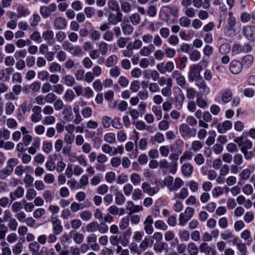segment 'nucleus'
Listing matches in <instances>:
<instances>
[{"mask_svg": "<svg viewBox=\"0 0 255 255\" xmlns=\"http://www.w3.org/2000/svg\"><path fill=\"white\" fill-rule=\"evenodd\" d=\"M97 226L98 222L97 221L92 222L86 226V229L88 233H93L97 230Z\"/></svg>", "mask_w": 255, "mask_h": 255, "instance_id": "680f3d73", "label": "nucleus"}, {"mask_svg": "<svg viewBox=\"0 0 255 255\" xmlns=\"http://www.w3.org/2000/svg\"><path fill=\"white\" fill-rule=\"evenodd\" d=\"M179 154L177 153H172L169 156V158L172 160L170 164V169L169 170V172L173 174H174L177 170V161L179 158Z\"/></svg>", "mask_w": 255, "mask_h": 255, "instance_id": "4468645a", "label": "nucleus"}, {"mask_svg": "<svg viewBox=\"0 0 255 255\" xmlns=\"http://www.w3.org/2000/svg\"><path fill=\"white\" fill-rule=\"evenodd\" d=\"M141 188L144 193L147 194L150 196H153L159 191L158 187H151L150 184L146 182L142 183Z\"/></svg>", "mask_w": 255, "mask_h": 255, "instance_id": "9d476101", "label": "nucleus"}, {"mask_svg": "<svg viewBox=\"0 0 255 255\" xmlns=\"http://www.w3.org/2000/svg\"><path fill=\"white\" fill-rule=\"evenodd\" d=\"M42 37L47 43L50 45V41L53 39L54 32L51 29H47L42 33Z\"/></svg>", "mask_w": 255, "mask_h": 255, "instance_id": "473e14b6", "label": "nucleus"}, {"mask_svg": "<svg viewBox=\"0 0 255 255\" xmlns=\"http://www.w3.org/2000/svg\"><path fill=\"white\" fill-rule=\"evenodd\" d=\"M181 170L184 176L189 177L193 172V167L190 163H185L182 166Z\"/></svg>", "mask_w": 255, "mask_h": 255, "instance_id": "bb28decb", "label": "nucleus"}, {"mask_svg": "<svg viewBox=\"0 0 255 255\" xmlns=\"http://www.w3.org/2000/svg\"><path fill=\"white\" fill-rule=\"evenodd\" d=\"M108 7L113 11H121L120 9V5L117 0H110L108 2Z\"/></svg>", "mask_w": 255, "mask_h": 255, "instance_id": "72a5a7b5", "label": "nucleus"}, {"mask_svg": "<svg viewBox=\"0 0 255 255\" xmlns=\"http://www.w3.org/2000/svg\"><path fill=\"white\" fill-rule=\"evenodd\" d=\"M121 12L125 14L129 13L132 10V4L129 2L122 0H120Z\"/></svg>", "mask_w": 255, "mask_h": 255, "instance_id": "4be33fe9", "label": "nucleus"}, {"mask_svg": "<svg viewBox=\"0 0 255 255\" xmlns=\"http://www.w3.org/2000/svg\"><path fill=\"white\" fill-rule=\"evenodd\" d=\"M206 4L203 5V1L202 0H193V6L197 8H199L203 6L205 9H208L210 6V2L208 1H206Z\"/></svg>", "mask_w": 255, "mask_h": 255, "instance_id": "4c0bfd02", "label": "nucleus"}, {"mask_svg": "<svg viewBox=\"0 0 255 255\" xmlns=\"http://www.w3.org/2000/svg\"><path fill=\"white\" fill-rule=\"evenodd\" d=\"M90 35L91 40L95 41L100 39L101 34L99 31L92 29L90 30Z\"/></svg>", "mask_w": 255, "mask_h": 255, "instance_id": "49530a36", "label": "nucleus"}, {"mask_svg": "<svg viewBox=\"0 0 255 255\" xmlns=\"http://www.w3.org/2000/svg\"><path fill=\"white\" fill-rule=\"evenodd\" d=\"M130 179L131 182L134 186L138 185L141 181L140 175L136 173H132L130 175Z\"/></svg>", "mask_w": 255, "mask_h": 255, "instance_id": "ea45409f", "label": "nucleus"}, {"mask_svg": "<svg viewBox=\"0 0 255 255\" xmlns=\"http://www.w3.org/2000/svg\"><path fill=\"white\" fill-rule=\"evenodd\" d=\"M179 237L181 241L187 242L190 239V233L186 230H181L179 232Z\"/></svg>", "mask_w": 255, "mask_h": 255, "instance_id": "79ce46f5", "label": "nucleus"}, {"mask_svg": "<svg viewBox=\"0 0 255 255\" xmlns=\"http://www.w3.org/2000/svg\"><path fill=\"white\" fill-rule=\"evenodd\" d=\"M53 25L56 29H63L67 25L66 20L62 17H58L54 20L53 22Z\"/></svg>", "mask_w": 255, "mask_h": 255, "instance_id": "a211bd4d", "label": "nucleus"}, {"mask_svg": "<svg viewBox=\"0 0 255 255\" xmlns=\"http://www.w3.org/2000/svg\"><path fill=\"white\" fill-rule=\"evenodd\" d=\"M57 5L55 3H52L48 6H42L40 8V13L44 18H47L52 12L56 11Z\"/></svg>", "mask_w": 255, "mask_h": 255, "instance_id": "39448f33", "label": "nucleus"}, {"mask_svg": "<svg viewBox=\"0 0 255 255\" xmlns=\"http://www.w3.org/2000/svg\"><path fill=\"white\" fill-rule=\"evenodd\" d=\"M199 66L197 65H193L190 67L188 72V80L190 82H193L195 79L201 77L200 75Z\"/></svg>", "mask_w": 255, "mask_h": 255, "instance_id": "423d86ee", "label": "nucleus"}, {"mask_svg": "<svg viewBox=\"0 0 255 255\" xmlns=\"http://www.w3.org/2000/svg\"><path fill=\"white\" fill-rule=\"evenodd\" d=\"M153 220L151 216H148L144 222V230L148 235H150L153 232Z\"/></svg>", "mask_w": 255, "mask_h": 255, "instance_id": "2eb2a0df", "label": "nucleus"}, {"mask_svg": "<svg viewBox=\"0 0 255 255\" xmlns=\"http://www.w3.org/2000/svg\"><path fill=\"white\" fill-rule=\"evenodd\" d=\"M24 193V188L21 186H18L15 190L9 193L11 202L15 201L16 199L22 198L23 196Z\"/></svg>", "mask_w": 255, "mask_h": 255, "instance_id": "f8f14e48", "label": "nucleus"}, {"mask_svg": "<svg viewBox=\"0 0 255 255\" xmlns=\"http://www.w3.org/2000/svg\"><path fill=\"white\" fill-rule=\"evenodd\" d=\"M123 14L121 11L117 12L116 14L111 13L109 14L108 21L109 23L116 25L122 21Z\"/></svg>", "mask_w": 255, "mask_h": 255, "instance_id": "1a4fd4ad", "label": "nucleus"}, {"mask_svg": "<svg viewBox=\"0 0 255 255\" xmlns=\"http://www.w3.org/2000/svg\"><path fill=\"white\" fill-rule=\"evenodd\" d=\"M52 224L53 233L55 235H59L63 231L61 221L56 218H52Z\"/></svg>", "mask_w": 255, "mask_h": 255, "instance_id": "dca6fc26", "label": "nucleus"}, {"mask_svg": "<svg viewBox=\"0 0 255 255\" xmlns=\"http://www.w3.org/2000/svg\"><path fill=\"white\" fill-rule=\"evenodd\" d=\"M194 210L193 208L188 207L184 212L180 214L179 217V225L181 226H185L187 222L193 216Z\"/></svg>", "mask_w": 255, "mask_h": 255, "instance_id": "f03ea898", "label": "nucleus"}, {"mask_svg": "<svg viewBox=\"0 0 255 255\" xmlns=\"http://www.w3.org/2000/svg\"><path fill=\"white\" fill-rule=\"evenodd\" d=\"M203 146V143L199 140H195L191 144V149L195 152H197Z\"/></svg>", "mask_w": 255, "mask_h": 255, "instance_id": "5fc2aeb1", "label": "nucleus"}, {"mask_svg": "<svg viewBox=\"0 0 255 255\" xmlns=\"http://www.w3.org/2000/svg\"><path fill=\"white\" fill-rule=\"evenodd\" d=\"M227 21L228 22L226 25L225 28L226 33L229 32L232 30L236 24V19L233 16V13L232 12L229 13V17L228 18Z\"/></svg>", "mask_w": 255, "mask_h": 255, "instance_id": "5701e85b", "label": "nucleus"}, {"mask_svg": "<svg viewBox=\"0 0 255 255\" xmlns=\"http://www.w3.org/2000/svg\"><path fill=\"white\" fill-rule=\"evenodd\" d=\"M199 250L205 255H216V251L209 246L207 243H202L199 246Z\"/></svg>", "mask_w": 255, "mask_h": 255, "instance_id": "9b49d317", "label": "nucleus"}, {"mask_svg": "<svg viewBox=\"0 0 255 255\" xmlns=\"http://www.w3.org/2000/svg\"><path fill=\"white\" fill-rule=\"evenodd\" d=\"M183 142L182 140H177L175 143L171 146L172 151H175L180 154L182 152V146Z\"/></svg>", "mask_w": 255, "mask_h": 255, "instance_id": "c85d7f7f", "label": "nucleus"}, {"mask_svg": "<svg viewBox=\"0 0 255 255\" xmlns=\"http://www.w3.org/2000/svg\"><path fill=\"white\" fill-rule=\"evenodd\" d=\"M185 100V97L181 92L175 97V106L178 110L181 109Z\"/></svg>", "mask_w": 255, "mask_h": 255, "instance_id": "c756f323", "label": "nucleus"}, {"mask_svg": "<svg viewBox=\"0 0 255 255\" xmlns=\"http://www.w3.org/2000/svg\"><path fill=\"white\" fill-rule=\"evenodd\" d=\"M253 143L251 141L248 139L244 140L241 148V151L242 152L245 151L246 150L251 149Z\"/></svg>", "mask_w": 255, "mask_h": 255, "instance_id": "0e129e2a", "label": "nucleus"}, {"mask_svg": "<svg viewBox=\"0 0 255 255\" xmlns=\"http://www.w3.org/2000/svg\"><path fill=\"white\" fill-rule=\"evenodd\" d=\"M173 183V187H171V189L172 190V191H175L178 190L183 185L184 182L180 178L177 177L174 180Z\"/></svg>", "mask_w": 255, "mask_h": 255, "instance_id": "37998d69", "label": "nucleus"}, {"mask_svg": "<svg viewBox=\"0 0 255 255\" xmlns=\"http://www.w3.org/2000/svg\"><path fill=\"white\" fill-rule=\"evenodd\" d=\"M18 163L16 158H10L7 162V166L0 170V179L4 180L9 176L12 173L13 168Z\"/></svg>", "mask_w": 255, "mask_h": 255, "instance_id": "f257e3e1", "label": "nucleus"}, {"mask_svg": "<svg viewBox=\"0 0 255 255\" xmlns=\"http://www.w3.org/2000/svg\"><path fill=\"white\" fill-rule=\"evenodd\" d=\"M152 112L155 115L157 120H159L162 118V113L160 107L153 106L152 107Z\"/></svg>", "mask_w": 255, "mask_h": 255, "instance_id": "338daca9", "label": "nucleus"}, {"mask_svg": "<svg viewBox=\"0 0 255 255\" xmlns=\"http://www.w3.org/2000/svg\"><path fill=\"white\" fill-rule=\"evenodd\" d=\"M23 249L22 242H18L12 248V252L14 255H19L22 252Z\"/></svg>", "mask_w": 255, "mask_h": 255, "instance_id": "4d7b16f0", "label": "nucleus"}, {"mask_svg": "<svg viewBox=\"0 0 255 255\" xmlns=\"http://www.w3.org/2000/svg\"><path fill=\"white\" fill-rule=\"evenodd\" d=\"M118 62V58L116 55H112L109 56L106 61L105 66L107 67H112L115 66Z\"/></svg>", "mask_w": 255, "mask_h": 255, "instance_id": "b1692460", "label": "nucleus"}, {"mask_svg": "<svg viewBox=\"0 0 255 255\" xmlns=\"http://www.w3.org/2000/svg\"><path fill=\"white\" fill-rule=\"evenodd\" d=\"M168 248L167 244L162 242H156L153 246L154 250L158 253H161L163 251H167Z\"/></svg>", "mask_w": 255, "mask_h": 255, "instance_id": "a878e982", "label": "nucleus"}, {"mask_svg": "<svg viewBox=\"0 0 255 255\" xmlns=\"http://www.w3.org/2000/svg\"><path fill=\"white\" fill-rule=\"evenodd\" d=\"M187 251L190 255H197L198 254V249L197 246L193 242L188 243Z\"/></svg>", "mask_w": 255, "mask_h": 255, "instance_id": "2f4dec72", "label": "nucleus"}, {"mask_svg": "<svg viewBox=\"0 0 255 255\" xmlns=\"http://www.w3.org/2000/svg\"><path fill=\"white\" fill-rule=\"evenodd\" d=\"M134 30V28L130 24H126L122 26V31L125 35L131 34Z\"/></svg>", "mask_w": 255, "mask_h": 255, "instance_id": "8fccbe9b", "label": "nucleus"}, {"mask_svg": "<svg viewBox=\"0 0 255 255\" xmlns=\"http://www.w3.org/2000/svg\"><path fill=\"white\" fill-rule=\"evenodd\" d=\"M143 194L140 189L136 188L132 193V198L133 200H138L142 198Z\"/></svg>", "mask_w": 255, "mask_h": 255, "instance_id": "052dcab7", "label": "nucleus"}, {"mask_svg": "<svg viewBox=\"0 0 255 255\" xmlns=\"http://www.w3.org/2000/svg\"><path fill=\"white\" fill-rule=\"evenodd\" d=\"M254 59V58L253 55L248 54L243 58L241 63L243 66L244 65L247 67H249L252 65Z\"/></svg>", "mask_w": 255, "mask_h": 255, "instance_id": "7c9ffc66", "label": "nucleus"}, {"mask_svg": "<svg viewBox=\"0 0 255 255\" xmlns=\"http://www.w3.org/2000/svg\"><path fill=\"white\" fill-rule=\"evenodd\" d=\"M63 115V119L67 122H71L74 118V115L73 114L71 107L70 106L66 105L62 111Z\"/></svg>", "mask_w": 255, "mask_h": 255, "instance_id": "ddd939ff", "label": "nucleus"}, {"mask_svg": "<svg viewBox=\"0 0 255 255\" xmlns=\"http://www.w3.org/2000/svg\"><path fill=\"white\" fill-rule=\"evenodd\" d=\"M195 85L199 88V89L203 90V93L209 94L210 92V89L206 85L204 79L201 77H198L195 79Z\"/></svg>", "mask_w": 255, "mask_h": 255, "instance_id": "aec40b11", "label": "nucleus"}, {"mask_svg": "<svg viewBox=\"0 0 255 255\" xmlns=\"http://www.w3.org/2000/svg\"><path fill=\"white\" fill-rule=\"evenodd\" d=\"M104 140L109 143H114L116 141V135L114 133H108L104 135Z\"/></svg>", "mask_w": 255, "mask_h": 255, "instance_id": "e2e57ef3", "label": "nucleus"}, {"mask_svg": "<svg viewBox=\"0 0 255 255\" xmlns=\"http://www.w3.org/2000/svg\"><path fill=\"white\" fill-rule=\"evenodd\" d=\"M73 239L74 242L77 244H80L82 243L84 239V236L83 234L78 233L75 232L74 233V235L73 236Z\"/></svg>", "mask_w": 255, "mask_h": 255, "instance_id": "09e8293b", "label": "nucleus"}, {"mask_svg": "<svg viewBox=\"0 0 255 255\" xmlns=\"http://www.w3.org/2000/svg\"><path fill=\"white\" fill-rule=\"evenodd\" d=\"M232 128V123L229 121H225L217 126L218 131L221 133H225Z\"/></svg>", "mask_w": 255, "mask_h": 255, "instance_id": "f3484780", "label": "nucleus"}, {"mask_svg": "<svg viewBox=\"0 0 255 255\" xmlns=\"http://www.w3.org/2000/svg\"><path fill=\"white\" fill-rule=\"evenodd\" d=\"M243 33L245 37L249 40H253L255 36V27L246 26L243 29Z\"/></svg>", "mask_w": 255, "mask_h": 255, "instance_id": "6ab92c4d", "label": "nucleus"}, {"mask_svg": "<svg viewBox=\"0 0 255 255\" xmlns=\"http://www.w3.org/2000/svg\"><path fill=\"white\" fill-rule=\"evenodd\" d=\"M30 38L31 40L40 43L42 42V38L40 32L38 31H34L30 35Z\"/></svg>", "mask_w": 255, "mask_h": 255, "instance_id": "6e6d98bb", "label": "nucleus"}, {"mask_svg": "<svg viewBox=\"0 0 255 255\" xmlns=\"http://www.w3.org/2000/svg\"><path fill=\"white\" fill-rule=\"evenodd\" d=\"M230 50V46L227 43H224L221 44L219 47V52L222 55H225L229 53Z\"/></svg>", "mask_w": 255, "mask_h": 255, "instance_id": "603ef678", "label": "nucleus"}, {"mask_svg": "<svg viewBox=\"0 0 255 255\" xmlns=\"http://www.w3.org/2000/svg\"><path fill=\"white\" fill-rule=\"evenodd\" d=\"M64 98L66 102H70L72 101L75 98L74 92L71 89L67 90Z\"/></svg>", "mask_w": 255, "mask_h": 255, "instance_id": "864d4df0", "label": "nucleus"}, {"mask_svg": "<svg viewBox=\"0 0 255 255\" xmlns=\"http://www.w3.org/2000/svg\"><path fill=\"white\" fill-rule=\"evenodd\" d=\"M180 135L183 137H190L194 136L196 133V129L191 128L186 123L181 124L179 128Z\"/></svg>", "mask_w": 255, "mask_h": 255, "instance_id": "7ed1b4c3", "label": "nucleus"}, {"mask_svg": "<svg viewBox=\"0 0 255 255\" xmlns=\"http://www.w3.org/2000/svg\"><path fill=\"white\" fill-rule=\"evenodd\" d=\"M62 80L63 81V83L68 87L73 86L76 83L74 77L72 75L69 74L63 76Z\"/></svg>", "mask_w": 255, "mask_h": 255, "instance_id": "393cba45", "label": "nucleus"}, {"mask_svg": "<svg viewBox=\"0 0 255 255\" xmlns=\"http://www.w3.org/2000/svg\"><path fill=\"white\" fill-rule=\"evenodd\" d=\"M41 108L39 106H35L33 107L32 111L33 114L31 115L30 119L33 123H38L42 119Z\"/></svg>", "mask_w": 255, "mask_h": 255, "instance_id": "0eeeda50", "label": "nucleus"}, {"mask_svg": "<svg viewBox=\"0 0 255 255\" xmlns=\"http://www.w3.org/2000/svg\"><path fill=\"white\" fill-rule=\"evenodd\" d=\"M48 69L51 73L60 72L62 69L64 70V69L62 68L61 65L55 62L50 63Z\"/></svg>", "mask_w": 255, "mask_h": 255, "instance_id": "f704fd0d", "label": "nucleus"}, {"mask_svg": "<svg viewBox=\"0 0 255 255\" xmlns=\"http://www.w3.org/2000/svg\"><path fill=\"white\" fill-rule=\"evenodd\" d=\"M41 20V17L38 14L35 13L29 18V23L32 28L36 27Z\"/></svg>", "mask_w": 255, "mask_h": 255, "instance_id": "cd10ccee", "label": "nucleus"}, {"mask_svg": "<svg viewBox=\"0 0 255 255\" xmlns=\"http://www.w3.org/2000/svg\"><path fill=\"white\" fill-rule=\"evenodd\" d=\"M69 53L74 56H77L82 54V49L80 46L72 45Z\"/></svg>", "mask_w": 255, "mask_h": 255, "instance_id": "de8ad7c7", "label": "nucleus"}, {"mask_svg": "<svg viewBox=\"0 0 255 255\" xmlns=\"http://www.w3.org/2000/svg\"><path fill=\"white\" fill-rule=\"evenodd\" d=\"M156 69L161 74H164L166 72H171L174 69V64L172 61H168L165 64L162 62L156 65Z\"/></svg>", "mask_w": 255, "mask_h": 255, "instance_id": "20e7f679", "label": "nucleus"}, {"mask_svg": "<svg viewBox=\"0 0 255 255\" xmlns=\"http://www.w3.org/2000/svg\"><path fill=\"white\" fill-rule=\"evenodd\" d=\"M130 22L133 25H137L140 22L141 18L138 13L135 12L129 16Z\"/></svg>", "mask_w": 255, "mask_h": 255, "instance_id": "e433bc0d", "label": "nucleus"}, {"mask_svg": "<svg viewBox=\"0 0 255 255\" xmlns=\"http://www.w3.org/2000/svg\"><path fill=\"white\" fill-rule=\"evenodd\" d=\"M179 24L184 27H188L191 23V20L186 16L181 17L179 19Z\"/></svg>", "mask_w": 255, "mask_h": 255, "instance_id": "3c124183", "label": "nucleus"}, {"mask_svg": "<svg viewBox=\"0 0 255 255\" xmlns=\"http://www.w3.org/2000/svg\"><path fill=\"white\" fill-rule=\"evenodd\" d=\"M15 110L14 104L11 102H7L5 104V113L7 115H11Z\"/></svg>", "mask_w": 255, "mask_h": 255, "instance_id": "a18cd8bd", "label": "nucleus"}, {"mask_svg": "<svg viewBox=\"0 0 255 255\" xmlns=\"http://www.w3.org/2000/svg\"><path fill=\"white\" fill-rule=\"evenodd\" d=\"M150 245V240L149 237H146L142 240L139 246L141 253L145 251Z\"/></svg>", "mask_w": 255, "mask_h": 255, "instance_id": "c9c22d12", "label": "nucleus"}, {"mask_svg": "<svg viewBox=\"0 0 255 255\" xmlns=\"http://www.w3.org/2000/svg\"><path fill=\"white\" fill-rule=\"evenodd\" d=\"M230 71L233 74H238L242 70L243 65L238 60H233L230 64Z\"/></svg>", "mask_w": 255, "mask_h": 255, "instance_id": "6e6552de", "label": "nucleus"}, {"mask_svg": "<svg viewBox=\"0 0 255 255\" xmlns=\"http://www.w3.org/2000/svg\"><path fill=\"white\" fill-rule=\"evenodd\" d=\"M80 218L85 221H89L92 217V213L91 212L86 210L80 213Z\"/></svg>", "mask_w": 255, "mask_h": 255, "instance_id": "bf43d9fd", "label": "nucleus"}, {"mask_svg": "<svg viewBox=\"0 0 255 255\" xmlns=\"http://www.w3.org/2000/svg\"><path fill=\"white\" fill-rule=\"evenodd\" d=\"M200 58L201 54L197 50H193L190 53V59L192 61H197Z\"/></svg>", "mask_w": 255, "mask_h": 255, "instance_id": "13d9d810", "label": "nucleus"}, {"mask_svg": "<svg viewBox=\"0 0 255 255\" xmlns=\"http://www.w3.org/2000/svg\"><path fill=\"white\" fill-rule=\"evenodd\" d=\"M56 121V119L53 116L49 115L45 117L42 121V124L45 125L53 124Z\"/></svg>", "mask_w": 255, "mask_h": 255, "instance_id": "774afa93", "label": "nucleus"}, {"mask_svg": "<svg viewBox=\"0 0 255 255\" xmlns=\"http://www.w3.org/2000/svg\"><path fill=\"white\" fill-rule=\"evenodd\" d=\"M188 195V191L187 188H183L181 189L179 193L175 195V198H180L181 199H185Z\"/></svg>", "mask_w": 255, "mask_h": 255, "instance_id": "69168bd1", "label": "nucleus"}, {"mask_svg": "<svg viewBox=\"0 0 255 255\" xmlns=\"http://www.w3.org/2000/svg\"><path fill=\"white\" fill-rule=\"evenodd\" d=\"M17 11L19 17L26 16L30 14L29 10L22 5H19L17 8Z\"/></svg>", "mask_w": 255, "mask_h": 255, "instance_id": "a19ab883", "label": "nucleus"}, {"mask_svg": "<svg viewBox=\"0 0 255 255\" xmlns=\"http://www.w3.org/2000/svg\"><path fill=\"white\" fill-rule=\"evenodd\" d=\"M172 86V80L171 78H168L167 85L161 89V94L164 97H170L172 94L171 87Z\"/></svg>", "mask_w": 255, "mask_h": 255, "instance_id": "412c9836", "label": "nucleus"}, {"mask_svg": "<svg viewBox=\"0 0 255 255\" xmlns=\"http://www.w3.org/2000/svg\"><path fill=\"white\" fill-rule=\"evenodd\" d=\"M232 97V91L230 90L227 89L222 94V101L225 103H228L231 100Z\"/></svg>", "mask_w": 255, "mask_h": 255, "instance_id": "58836bf2", "label": "nucleus"}, {"mask_svg": "<svg viewBox=\"0 0 255 255\" xmlns=\"http://www.w3.org/2000/svg\"><path fill=\"white\" fill-rule=\"evenodd\" d=\"M116 203L118 205H123L126 201V198L124 195L120 192H117L116 193L115 198Z\"/></svg>", "mask_w": 255, "mask_h": 255, "instance_id": "c03bdc74", "label": "nucleus"}]
</instances>
